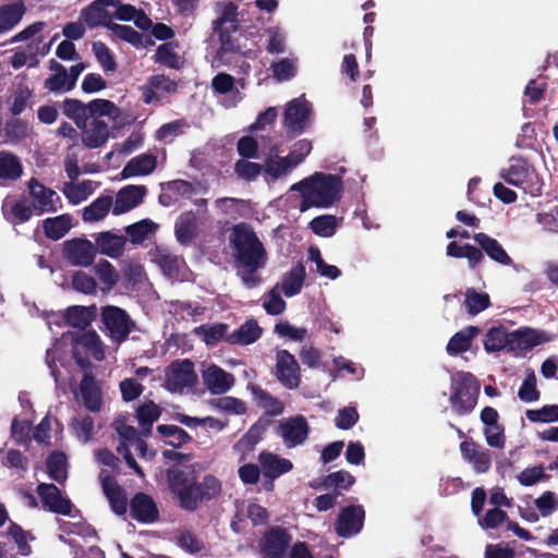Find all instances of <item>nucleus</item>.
<instances>
[{
    "label": "nucleus",
    "mask_w": 558,
    "mask_h": 558,
    "mask_svg": "<svg viewBox=\"0 0 558 558\" xmlns=\"http://www.w3.org/2000/svg\"><path fill=\"white\" fill-rule=\"evenodd\" d=\"M518 397L521 401L530 403L539 400L541 392L536 386V377L533 371H531L524 378L521 387L518 391Z\"/></svg>",
    "instance_id": "obj_57"
},
{
    "label": "nucleus",
    "mask_w": 558,
    "mask_h": 558,
    "mask_svg": "<svg viewBox=\"0 0 558 558\" xmlns=\"http://www.w3.org/2000/svg\"><path fill=\"white\" fill-rule=\"evenodd\" d=\"M302 196L300 210L305 211L312 207L329 208L342 196V180L337 174L314 172L291 187Z\"/></svg>",
    "instance_id": "obj_3"
},
{
    "label": "nucleus",
    "mask_w": 558,
    "mask_h": 558,
    "mask_svg": "<svg viewBox=\"0 0 558 558\" xmlns=\"http://www.w3.org/2000/svg\"><path fill=\"white\" fill-rule=\"evenodd\" d=\"M174 544L184 553L198 555L205 549V542L192 526H181L173 534Z\"/></svg>",
    "instance_id": "obj_26"
},
{
    "label": "nucleus",
    "mask_w": 558,
    "mask_h": 558,
    "mask_svg": "<svg viewBox=\"0 0 558 558\" xmlns=\"http://www.w3.org/2000/svg\"><path fill=\"white\" fill-rule=\"evenodd\" d=\"M157 433L163 438L166 445L179 449L193 441V437L182 427L172 424L157 426Z\"/></svg>",
    "instance_id": "obj_35"
},
{
    "label": "nucleus",
    "mask_w": 558,
    "mask_h": 558,
    "mask_svg": "<svg viewBox=\"0 0 558 558\" xmlns=\"http://www.w3.org/2000/svg\"><path fill=\"white\" fill-rule=\"evenodd\" d=\"M26 8L22 0L0 5V34L14 28L23 19Z\"/></svg>",
    "instance_id": "obj_33"
},
{
    "label": "nucleus",
    "mask_w": 558,
    "mask_h": 558,
    "mask_svg": "<svg viewBox=\"0 0 558 558\" xmlns=\"http://www.w3.org/2000/svg\"><path fill=\"white\" fill-rule=\"evenodd\" d=\"M311 428L302 414L290 416L279 422L277 434L281 436L287 448L302 446L308 438Z\"/></svg>",
    "instance_id": "obj_11"
},
{
    "label": "nucleus",
    "mask_w": 558,
    "mask_h": 558,
    "mask_svg": "<svg viewBox=\"0 0 558 558\" xmlns=\"http://www.w3.org/2000/svg\"><path fill=\"white\" fill-rule=\"evenodd\" d=\"M95 317V307L81 305L69 306L64 313L65 323L72 327L85 330Z\"/></svg>",
    "instance_id": "obj_36"
},
{
    "label": "nucleus",
    "mask_w": 558,
    "mask_h": 558,
    "mask_svg": "<svg viewBox=\"0 0 558 558\" xmlns=\"http://www.w3.org/2000/svg\"><path fill=\"white\" fill-rule=\"evenodd\" d=\"M203 379L208 390L215 395L226 393L234 384V376L215 364L204 372Z\"/></svg>",
    "instance_id": "obj_22"
},
{
    "label": "nucleus",
    "mask_w": 558,
    "mask_h": 558,
    "mask_svg": "<svg viewBox=\"0 0 558 558\" xmlns=\"http://www.w3.org/2000/svg\"><path fill=\"white\" fill-rule=\"evenodd\" d=\"M311 104L305 99H293L288 102L283 113V125L291 135L302 134L311 114Z\"/></svg>",
    "instance_id": "obj_14"
},
{
    "label": "nucleus",
    "mask_w": 558,
    "mask_h": 558,
    "mask_svg": "<svg viewBox=\"0 0 558 558\" xmlns=\"http://www.w3.org/2000/svg\"><path fill=\"white\" fill-rule=\"evenodd\" d=\"M263 166L245 159H240L234 163L235 174L245 181H254L262 173Z\"/></svg>",
    "instance_id": "obj_60"
},
{
    "label": "nucleus",
    "mask_w": 558,
    "mask_h": 558,
    "mask_svg": "<svg viewBox=\"0 0 558 558\" xmlns=\"http://www.w3.org/2000/svg\"><path fill=\"white\" fill-rule=\"evenodd\" d=\"M275 376L284 388L290 390L299 388L302 378L301 367L288 350L277 351Z\"/></svg>",
    "instance_id": "obj_9"
},
{
    "label": "nucleus",
    "mask_w": 558,
    "mask_h": 558,
    "mask_svg": "<svg viewBox=\"0 0 558 558\" xmlns=\"http://www.w3.org/2000/svg\"><path fill=\"white\" fill-rule=\"evenodd\" d=\"M214 32L218 34L220 43V47L217 50V58L221 63H230V54H244L243 47L240 44V31L233 32L232 28L221 27V29H215Z\"/></svg>",
    "instance_id": "obj_19"
},
{
    "label": "nucleus",
    "mask_w": 558,
    "mask_h": 558,
    "mask_svg": "<svg viewBox=\"0 0 558 558\" xmlns=\"http://www.w3.org/2000/svg\"><path fill=\"white\" fill-rule=\"evenodd\" d=\"M225 28H232L233 32H239L240 24L238 20V7L233 2L225 4L221 15L214 22V31Z\"/></svg>",
    "instance_id": "obj_53"
},
{
    "label": "nucleus",
    "mask_w": 558,
    "mask_h": 558,
    "mask_svg": "<svg viewBox=\"0 0 558 558\" xmlns=\"http://www.w3.org/2000/svg\"><path fill=\"white\" fill-rule=\"evenodd\" d=\"M81 16L86 25L90 28L97 26H105L108 28V25L113 23L109 12L98 5L96 1H93L86 8H84L81 12Z\"/></svg>",
    "instance_id": "obj_39"
},
{
    "label": "nucleus",
    "mask_w": 558,
    "mask_h": 558,
    "mask_svg": "<svg viewBox=\"0 0 558 558\" xmlns=\"http://www.w3.org/2000/svg\"><path fill=\"white\" fill-rule=\"evenodd\" d=\"M157 228V225L149 219H143L125 227V233L129 235L133 244L143 243L150 233Z\"/></svg>",
    "instance_id": "obj_49"
},
{
    "label": "nucleus",
    "mask_w": 558,
    "mask_h": 558,
    "mask_svg": "<svg viewBox=\"0 0 558 558\" xmlns=\"http://www.w3.org/2000/svg\"><path fill=\"white\" fill-rule=\"evenodd\" d=\"M95 271L106 290H111L119 281L118 271L107 259H100L95 266Z\"/></svg>",
    "instance_id": "obj_54"
},
{
    "label": "nucleus",
    "mask_w": 558,
    "mask_h": 558,
    "mask_svg": "<svg viewBox=\"0 0 558 558\" xmlns=\"http://www.w3.org/2000/svg\"><path fill=\"white\" fill-rule=\"evenodd\" d=\"M72 343L87 350L95 360L104 359V349L98 333L95 330H84L72 338Z\"/></svg>",
    "instance_id": "obj_38"
},
{
    "label": "nucleus",
    "mask_w": 558,
    "mask_h": 558,
    "mask_svg": "<svg viewBox=\"0 0 558 558\" xmlns=\"http://www.w3.org/2000/svg\"><path fill=\"white\" fill-rule=\"evenodd\" d=\"M306 277V270L304 265L299 262L290 271L282 277V292L287 298H292L299 294L303 288Z\"/></svg>",
    "instance_id": "obj_34"
},
{
    "label": "nucleus",
    "mask_w": 558,
    "mask_h": 558,
    "mask_svg": "<svg viewBox=\"0 0 558 558\" xmlns=\"http://www.w3.org/2000/svg\"><path fill=\"white\" fill-rule=\"evenodd\" d=\"M154 61L173 70H180L183 66V61L174 51L172 43L159 45L154 56Z\"/></svg>",
    "instance_id": "obj_46"
},
{
    "label": "nucleus",
    "mask_w": 558,
    "mask_h": 558,
    "mask_svg": "<svg viewBox=\"0 0 558 558\" xmlns=\"http://www.w3.org/2000/svg\"><path fill=\"white\" fill-rule=\"evenodd\" d=\"M29 195L36 201L34 209L37 215L44 213L57 211V207L53 204L52 197L56 192L51 189L46 187L37 179L32 178L28 181Z\"/></svg>",
    "instance_id": "obj_25"
},
{
    "label": "nucleus",
    "mask_w": 558,
    "mask_h": 558,
    "mask_svg": "<svg viewBox=\"0 0 558 558\" xmlns=\"http://www.w3.org/2000/svg\"><path fill=\"white\" fill-rule=\"evenodd\" d=\"M108 29L111 31L117 38L132 45L136 49L143 48L142 34L132 26L111 23V25H108Z\"/></svg>",
    "instance_id": "obj_51"
},
{
    "label": "nucleus",
    "mask_w": 558,
    "mask_h": 558,
    "mask_svg": "<svg viewBox=\"0 0 558 558\" xmlns=\"http://www.w3.org/2000/svg\"><path fill=\"white\" fill-rule=\"evenodd\" d=\"M162 409L154 401L148 400L140 404L136 409V420L142 430L141 434L144 437L151 435L153 425L161 416Z\"/></svg>",
    "instance_id": "obj_32"
},
{
    "label": "nucleus",
    "mask_w": 558,
    "mask_h": 558,
    "mask_svg": "<svg viewBox=\"0 0 558 558\" xmlns=\"http://www.w3.org/2000/svg\"><path fill=\"white\" fill-rule=\"evenodd\" d=\"M534 505L542 517H548L558 509V497L554 492L546 490L534 500Z\"/></svg>",
    "instance_id": "obj_62"
},
{
    "label": "nucleus",
    "mask_w": 558,
    "mask_h": 558,
    "mask_svg": "<svg viewBox=\"0 0 558 558\" xmlns=\"http://www.w3.org/2000/svg\"><path fill=\"white\" fill-rule=\"evenodd\" d=\"M464 305L468 314L475 316L490 306V298L485 292L481 293L469 288L465 292Z\"/></svg>",
    "instance_id": "obj_48"
},
{
    "label": "nucleus",
    "mask_w": 558,
    "mask_h": 558,
    "mask_svg": "<svg viewBox=\"0 0 558 558\" xmlns=\"http://www.w3.org/2000/svg\"><path fill=\"white\" fill-rule=\"evenodd\" d=\"M130 515L140 523H154L159 519V510L151 496L136 493L130 500Z\"/></svg>",
    "instance_id": "obj_16"
},
{
    "label": "nucleus",
    "mask_w": 558,
    "mask_h": 558,
    "mask_svg": "<svg viewBox=\"0 0 558 558\" xmlns=\"http://www.w3.org/2000/svg\"><path fill=\"white\" fill-rule=\"evenodd\" d=\"M166 480L179 507L190 512L196 511L203 502L216 498L221 493V483L213 474H206L197 482L194 472L187 473L180 468H169L166 471Z\"/></svg>",
    "instance_id": "obj_2"
},
{
    "label": "nucleus",
    "mask_w": 558,
    "mask_h": 558,
    "mask_svg": "<svg viewBox=\"0 0 558 558\" xmlns=\"http://www.w3.org/2000/svg\"><path fill=\"white\" fill-rule=\"evenodd\" d=\"M157 167V157L153 154H141L130 159L121 171L123 179L148 175Z\"/></svg>",
    "instance_id": "obj_28"
},
{
    "label": "nucleus",
    "mask_w": 558,
    "mask_h": 558,
    "mask_svg": "<svg viewBox=\"0 0 558 558\" xmlns=\"http://www.w3.org/2000/svg\"><path fill=\"white\" fill-rule=\"evenodd\" d=\"M550 341L545 331L524 328L510 332V350H527Z\"/></svg>",
    "instance_id": "obj_24"
},
{
    "label": "nucleus",
    "mask_w": 558,
    "mask_h": 558,
    "mask_svg": "<svg viewBox=\"0 0 558 558\" xmlns=\"http://www.w3.org/2000/svg\"><path fill=\"white\" fill-rule=\"evenodd\" d=\"M93 192L94 186L93 181L90 180H84L77 184L72 182L66 183L65 187L63 189L64 195L74 204L85 199L87 195L92 194Z\"/></svg>",
    "instance_id": "obj_56"
},
{
    "label": "nucleus",
    "mask_w": 558,
    "mask_h": 558,
    "mask_svg": "<svg viewBox=\"0 0 558 558\" xmlns=\"http://www.w3.org/2000/svg\"><path fill=\"white\" fill-rule=\"evenodd\" d=\"M63 257L73 266L93 265L97 247L87 239L74 238L63 243Z\"/></svg>",
    "instance_id": "obj_13"
},
{
    "label": "nucleus",
    "mask_w": 558,
    "mask_h": 558,
    "mask_svg": "<svg viewBox=\"0 0 558 558\" xmlns=\"http://www.w3.org/2000/svg\"><path fill=\"white\" fill-rule=\"evenodd\" d=\"M112 206L111 196H100L84 208L83 219L85 221H98L104 219Z\"/></svg>",
    "instance_id": "obj_47"
},
{
    "label": "nucleus",
    "mask_w": 558,
    "mask_h": 558,
    "mask_svg": "<svg viewBox=\"0 0 558 558\" xmlns=\"http://www.w3.org/2000/svg\"><path fill=\"white\" fill-rule=\"evenodd\" d=\"M110 135L109 125L100 119H93L88 128L81 132V140L85 147L95 149L104 146Z\"/></svg>",
    "instance_id": "obj_27"
},
{
    "label": "nucleus",
    "mask_w": 558,
    "mask_h": 558,
    "mask_svg": "<svg viewBox=\"0 0 558 558\" xmlns=\"http://www.w3.org/2000/svg\"><path fill=\"white\" fill-rule=\"evenodd\" d=\"M80 393L84 407L90 412H99L102 405V392L92 372H85L80 384Z\"/></svg>",
    "instance_id": "obj_21"
},
{
    "label": "nucleus",
    "mask_w": 558,
    "mask_h": 558,
    "mask_svg": "<svg viewBox=\"0 0 558 558\" xmlns=\"http://www.w3.org/2000/svg\"><path fill=\"white\" fill-rule=\"evenodd\" d=\"M47 472L50 478L62 484L68 476V459L62 451H52L46 460Z\"/></svg>",
    "instance_id": "obj_40"
},
{
    "label": "nucleus",
    "mask_w": 558,
    "mask_h": 558,
    "mask_svg": "<svg viewBox=\"0 0 558 558\" xmlns=\"http://www.w3.org/2000/svg\"><path fill=\"white\" fill-rule=\"evenodd\" d=\"M460 451L464 461L472 464L476 473H486L490 469L492 452L472 439L463 440L460 444Z\"/></svg>",
    "instance_id": "obj_17"
},
{
    "label": "nucleus",
    "mask_w": 558,
    "mask_h": 558,
    "mask_svg": "<svg viewBox=\"0 0 558 558\" xmlns=\"http://www.w3.org/2000/svg\"><path fill=\"white\" fill-rule=\"evenodd\" d=\"M365 521V510L362 505L343 507L335 522V531L339 537L349 538L359 534Z\"/></svg>",
    "instance_id": "obj_12"
},
{
    "label": "nucleus",
    "mask_w": 558,
    "mask_h": 558,
    "mask_svg": "<svg viewBox=\"0 0 558 558\" xmlns=\"http://www.w3.org/2000/svg\"><path fill=\"white\" fill-rule=\"evenodd\" d=\"M95 242L101 254L111 258H119L124 252L126 238L111 231H104L95 236Z\"/></svg>",
    "instance_id": "obj_29"
},
{
    "label": "nucleus",
    "mask_w": 558,
    "mask_h": 558,
    "mask_svg": "<svg viewBox=\"0 0 558 558\" xmlns=\"http://www.w3.org/2000/svg\"><path fill=\"white\" fill-rule=\"evenodd\" d=\"M146 193L147 189L145 185H126L122 187L117 193L112 214L119 216L135 208L143 202Z\"/></svg>",
    "instance_id": "obj_18"
},
{
    "label": "nucleus",
    "mask_w": 558,
    "mask_h": 558,
    "mask_svg": "<svg viewBox=\"0 0 558 558\" xmlns=\"http://www.w3.org/2000/svg\"><path fill=\"white\" fill-rule=\"evenodd\" d=\"M500 178L532 197L542 195L543 182L538 173L522 157L511 158L509 167L501 170Z\"/></svg>",
    "instance_id": "obj_6"
},
{
    "label": "nucleus",
    "mask_w": 558,
    "mask_h": 558,
    "mask_svg": "<svg viewBox=\"0 0 558 558\" xmlns=\"http://www.w3.org/2000/svg\"><path fill=\"white\" fill-rule=\"evenodd\" d=\"M483 434L489 447L502 449L506 445L505 426L502 424L485 426Z\"/></svg>",
    "instance_id": "obj_61"
},
{
    "label": "nucleus",
    "mask_w": 558,
    "mask_h": 558,
    "mask_svg": "<svg viewBox=\"0 0 558 558\" xmlns=\"http://www.w3.org/2000/svg\"><path fill=\"white\" fill-rule=\"evenodd\" d=\"M93 51L105 72H114L117 70L114 57L106 44L102 41L94 43Z\"/></svg>",
    "instance_id": "obj_59"
},
{
    "label": "nucleus",
    "mask_w": 558,
    "mask_h": 558,
    "mask_svg": "<svg viewBox=\"0 0 558 558\" xmlns=\"http://www.w3.org/2000/svg\"><path fill=\"white\" fill-rule=\"evenodd\" d=\"M292 542L291 533L282 526H271L258 539L262 558H286Z\"/></svg>",
    "instance_id": "obj_7"
},
{
    "label": "nucleus",
    "mask_w": 558,
    "mask_h": 558,
    "mask_svg": "<svg viewBox=\"0 0 558 558\" xmlns=\"http://www.w3.org/2000/svg\"><path fill=\"white\" fill-rule=\"evenodd\" d=\"M506 347L510 349V333L504 327H493L486 332L484 339L486 352H498Z\"/></svg>",
    "instance_id": "obj_43"
},
{
    "label": "nucleus",
    "mask_w": 558,
    "mask_h": 558,
    "mask_svg": "<svg viewBox=\"0 0 558 558\" xmlns=\"http://www.w3.org/2000/svg\"><path fill=\"white\" fill-rule=\"evenodd\" d=\"M196 235V220L192 213L183 214L175 222V236L179 243L190 244Z\"/></svg>",
    "instance_id": "obj_44"
},
{
    "label": "nucleus",
    "mask_w": 558,
    "mask_h": 558,
    "mask_svg": "<svg viewBox=\"0 0 558 558\" xmlns=\"http://www.w3.org/2000/svg\"><path fill=\"white\" fill-rule=\"evenodd\" d=\"M100 480L102 492L110 504L111 510L118 515L125 514L128 511V498L123 488L109 474L102 475L101 473Z\"/></svg>",
    "instance_id": "obj_20"
},
{
    "label": "nucleus",
    "mask_w": 558,
    "mask_h": 558,
    "mask_svg": "<svg viewBox=\"0 0 558 558\" xmlns=\"http://www.w3.org/2000/svg\"><path fill=\"white\" fill-rule=\"evenodd\" d=\"M101 317L105 326L110 331L111 338L118 343L125 341L135 327V323L131 319L130 315L118 306H105Z\"/></svg>",
    "instance_id": "obj_8"
},
{
    "label": "nucleus",
    "mask_w": 558,
    "mask_h": 558,
    "mask_svg": "<svg viewBox=\"0 0 558 558\" xmlns=\"http://www.w3.org/2000/svg\"><path fill=\"white\" fill-rule=\"evenodd\" d=\"M263 478L276 480L280 475L292 470L293 464L289 459L279 458L272 452L262 451L258 456Z\"/></svg>",
    "instance_id": "obj_23"
},
{
    "label": "nucleus",
    "mask_w": 558,
    "mask_h": 558,
    "mask_svg": "<svg viewBox=\"0 0 558 558\" xmlns=\"http://www.w3.org/2000/svg\"><path fill=\"white\" fill-rule=\"evenodd\" d=\"M263 335V328L255 319L245 320L230 333L228 343L232 345H248L256 342Z\"/></svg>",
    "instance_id": "obj_30"
},
{
    "label": "nucleus",
    "mask_w": 558,
    "mask_h": 558,
    "mask_svg": "<svg viewBox=\"0 0 558 558\" xmlns=\"http://www.w3.org/2000/svg\"><path fill=\"white\" fill-rule=\"evenodd\" d=\"M525 415L532 423H550L558 421V405L548 404L537 410H526Z\"/></svg>",
    "instance_id": "obj_58"
},
{
    "label": "nucleus",
    "mask_w": 558,
    "mask_h": 558,
    "mask_svg": "<svg viewBox=\"0 0 558 558\" xmlns=\"http://www.w3.org/2000/svg\"><path fill=\"white\" fill-rule=\"evenodd\" d=\"M229 326L225 323H216L213 325H202L195 329L197 335L203 336V340L207 345H215L220 341L228 343L230 333Z\"/></svg>",
    "instance_id": "obj_41"
},
{
    "label": "nucleus",
    "mask_w": 558,
    "mask_h": 558,
    "mask_svg": "<svg viewBox=\"0 0 558 558\" xmlns=\"http://www.w3.org/2000/svg\"><path fill=\"white\" fill-rule=\"evenodd\" d=\"M481 333V329L476 326H468L466 328L456 332L448 341L446 350L451 356L464 353L472 347L473 340Z\"/></svg>",
    "instance_id": "obj_31"
},
{
    "label": "nucleus",
    "mask_w": 558,
    "mask_h": 558,
    "mask_svg": "<svg viewBox=\"0 0 558 558\" xmlns=\"http://www.w3.org/2000/svg\"><path fill=\"white\" fill-rule=\"evenodd\" d=\"M36 492L44 509L57 514H71L73 508L71 500L63 497L61 490L54 484L40 483Z\"/></svg>",
    "instance_id": "obj_15"
},
{
    "label": "nucleus",
    "mask_w": 558,
    "mask_h": 558,
    "mask_svg": "<svg viewBox=\"0 0 558 558\" xmlns=\"http://www.w3.org/2000/svg\"><path fill=\"white\" fill-rule=\"evenodd\" d=\"M355 483V477L345 470L336 471L325 476L323 486L326 489L333 488V493L349 490Z\"/></svg>",
    "instance_id": "obj_45"
},
{
    "label": "nucleus",
    "mask_w": 558,
    "mask_h": 558,
    "mask_svg": "<svg viewBox=\"0 0 558 558\" xmlns=\"http://www.w3.org/2000/svg\"><path fill=\"white\" fill-rule=\"evenodd\" d=\"M480 381L469 372H459L452 377L449 402L458 415L471 413L480 396Z\"/></svg>",
    "instance_id": "obj_5"
},
{
    "label": "nucleus",
    "mask_w": 558,
    "mask_h": 558,
    "mask_svg": "<svg viewBox=\"0 0 558 558\" xmlns=\"http://www.w3.org/2000/svg\"><path fill=\"white\" fill-rule=\"evenodd\" d=\"M229 245L236 274L246 288H255L262 279L256 275L267 264L268 255L263 242L251 225L240 222L232 227Z\"/></svg>",
    "instance_id": "obj_1"
},
{
    "label": "nucleus",
    "mask_w": 558,
    "mask_h": 558,
    "mask_svg": "<svg viewBox=\"0 0 558 558\" xmlns=\"http://www.w3.org/2000/svg\"><path fill=\"white\" fill-rule=\"evenodd\" d=\"M274 77L279 82L291 80L296 74L295 64L288 58H283L271 64Z\"/></svg>",
    "instance_id": "obj_64"
},
{
    "label": "nucleus",
    "mask_w": 558,
    "mask_h": 558,
    "mask_svg": "<svg viewBox=\"0 0 558 558\" xmlns=\"http://www.w3.org/2000/svg\"><path fill=\"white\" fill-rule=\"evenodd\" d=\"M197 379L194 363L189 359L172 362L166 372V386L170 391L191 388L196 385Z\"/></svg>",
    "instance_id": "obj_10"
},
{
    "label": "nucleus",
    "mask_w": 558,
    "mask_h": 558,
    "mask_svg": "<svg viewBox=\"0 0 558 558\" xmlns=\"http://www.w3.org/2000/svg\"><path fill=\"white\" fill-rule=\"evenodd\" d=\"M253 396L263 402V407L267 410V413L272 416H277L283 413V404L267 390L263 389L258 385L251 387Z\"/></svg>",
    "instance_id": "obj_50"
},
{
    "label": "nucleus",
    "mask_w": 558,
    "mask_h": 558,
    "mask_svg": "<svg viewBox=\"0 0 558 558\" xmlns=\"http://www.w3.org/2000/svg\"><path fill=\"white\" fill-rule=\"evenodd\" d=\"M72 427L76 437L83 442H87L93 438L94 435V418L89 415L74 418Z\"/></svg>",
    "instance_id": "obj_63"
},
{
    "label": "nucleus",
    "mask_w": 558,
    "mask_h": 558,
    "mask_svg": "<svg viewBox=\"0 0 558 558\" xmlns=\"http://www.w3.org/2000/svg\"><path fill=\"white\" fill-rule=\"evenodd\" d=\"M87 113L89 117L94 119H98L99 117H112L117 118L119 113V108L108 99H94L86 104Z\"/></svg>",
    "instance_id": "obj_52"
},
{
    "label": "nucleus",
    "mask_w": 558,
    "mask_h": 558,
    "mask_svg": "<svg viewBox=\"0 0 558 558\" xmlns=\"http://www.w3.org/2000/svg\"><path fill=\"white\" fill-rule=\"evenodd\" d=\"M23 174V166L11 151H0V180L16 181Z\"/></svg>",
    "instance_id": "obj_37"
},
{
    "label": "nucleus",
    "mask_w": 558,
    "mask_h": 558,
    "mask_svg": "<svg viewBox=\"0 0 558 558\" xmlns=\"http://www.w3.org/2000/svg\"><path fill=\"white\" fill-rule=\"evenodd\" d=\"M45 235L53 241L62 239L71 229V219L68 215L47 218L43 223Z\"/></svg>",
    "instance_id": "obj_42"
},
{
    "label": "nucleus",
    "mask_w": 558,
    "mask_h": 558,
    "mask_svg": "<svg viewBox=\"0 0 558 558\" xmlns=\"http://www.w3.org/2000/svg\"><path fill=\"white\" fill-rule=\"evenodd\" d=\"M310 228L316 235L331 236L337 228V219L331 215L317 216L311 220Z\"/></svg>",
    "instance_id": "obj_55"
},
{
    "label": "nucleus",
    "mask_w": 558,
    "mask_h": 558,
    "mask_svg": "<svg viewBox=\"0 0 558 558\" xmlns=\"http://www.w3.org/2000/svg\"><path fill=\"white\" fill-rule=\"evenodd\" d=\"M473 239L480 247H476L470 243L459 244L456 241H451L446 247L447 256L453 258H466L471 269L478 267L484 262V253L490 259L500 265L510 266L513 264L512 258L509 256L502 245L487 233H475Z\"/></svg>",
    "instance_id": "obj_4"
}]
</instances>
